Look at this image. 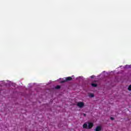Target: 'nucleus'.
I'll return each mask as SVG.
<instances>
[{
  "label": "nucleus",
  "instance_id": "nucleus-1",
  "mask_svg": "<svg viewBox=\"0 0 131 131\" xmlns=\"http://www.w3.org/2000/svg\"><path fill=\"white\" fill-rule=\"evenodd\" d=\"M71 80H72V77H68L65 78V79H63L62 81H61V83H64V82H66L67 81H70Z\"/></svg>",
  "mask_w": 131,
  "mask_h": 131
},
{
  "label": "nucleus",
  "instance_id": "nucleus-2",
  "mask_svg": "<svg viewBox=\"0 0 131 131\" xmlns=\"http://www.w3.org/2000/svg\"><path fill=\"white\" fill-rule=\"evenodd\" d=\"M77 106H78V107H79V108H82V107L84 106V103L82 102H79L77 103Z\"/></svg>",
  "mask_w": 131,
  "mask_h": 131
},
{
  "label": "nucleus",
  "instance_id": "nucleus-3",
  "mask_svg": "<svg viewBox=\"0 0 131 131\" xmlns=\"http://www.w3.org/2000/svg\"><path fill=\"white\" fill-rule=\"evenodd\" d=\"M94 126V123L92 122L88 123V129H91Z\"/></svg>",
  "mask_w": 131,
  "mask_h": 131
},
{
  "label": "nucleus",
  "instance_id": "nucleus-4",
  "mask_svg": "<svg viewBox=\"0 0 131 131\" xmlns=\"http://www.w3.org/2000/svg\"><path fill=\"white\" fill-rule=\"evenodd\" d=\"M102 127L101 126H97L95 128V131H101Z\"/></svg>",
  "mask_w": 131,
  "mask_h": 131
},
{
  "label": "nucleus",
  "instance_id": "nucleus-5",
  "mask_svg": "<svg viewBox=\"0 0 131 131\" xmlns=\"http://www.w3.org/2000/svg\"><path fill=\"white\" fill-rule=\"evenodd\" d=\"M83 128L88 129V124H86V123H84V124H83Z\"/></svg>",
  "mask_w": 131,
  "mask_h": 131
},
{
  "label": "nucleus",
  "instance_id": "nucleus-6",
  "mask_svg": "<svg viewBox=\"0 0 131 131\" xmlns=\"http://www.w3.org/2000/svg\"><path fill=\"white\" fill-rule=\"evenodd\" d=\"M91 85L93 86V88H97V86H98V84L96 83H92Z\"/></svg>",
  "mask_w": 131,
  "mask_h": 131
},
{
  "label": "nucleus",
  "instance_id": "nucleus-7",
  "mask_svg": "<svg viewBox=\"0 0 131 131\" xmlns=\"http://www.w3.org/2000/svg\"><path fill=\"white\" fill-rule=\"evenodd\" d=\"M55 89L56 90H59V89H61V86L60 85H57L56 87H55Z\"/></svg>",
  "mask_w": 131,
  "mask_h": 131
},
{
  "label": "nucleus",
  "instance_id": "nucleus-8",
  "mask_svg": "<svg viewBox=\"0 0 131 131\" xmlns=\"http://www.w3.org/2000/svg\"><path fill=\"white\" fill-rule=\"evenodd\" d=\"M94 96L95 95L93 94H91L90 95V97H91V98H94Z\"/></svg>",
  "mask_w": 131,
  "mask_h": 131
},
{
  "label": "nucleus",
  "instance_id": "nucleus-9",
  "mask_svg": "<svg viewBox=\"0 0 131 131\" xmlns=\"http://www.w3.org/2000/svg\"><path fill=\"white\" fill-rule=\"evenodd\" d=\"M128 90L131 91V85H129V86L128 87Z\"/></svg>",
  "mask_w": 131,
  "mask_h": 131
},
{
  "label": "nucleus",
  "instance_id": "nucleus-10",
  "mask_svg": "<svg viewBox=\"0 0 131 131\" xmlns=\"http://www.w3.org/2000/svg\"><path fill=\"white\" fill-rule=\"evenodd\" d=\"M111 120H113L114 119V118H113V117H111Z\"/></svg>",
  "mask_w": 131,
  "mask_h": 131
},
{
  "label": "nucleus",
  "instance_id": "nucleus-11",
  "mask_svg": "<svg viewBox=\"0 0 131 131\" xmlns=\"http://www.w3.org/2000/svg\"><path fill=\"white\" fill-rule=\"evenodd\" d=\"M83 116H86V114H83Z\"/></svg>",
  "mask_w": 131,
  "mask_h": 131
},
{
  "label": "nucleus",
  "instance_id": "nucleus-12",
  "mask_svg": "<svg viewBox=\"0 0 131 131\" xmlns=\"http://www.w3.org/2000/svg\"><path fill=\"white\" fill-rule=\"evenodd\" d=\"M91 77V78H94V77L93 76H92Z\"/></svg>",
  "mask_w": 131,
  "mask_h": 131
}]
</instances>
